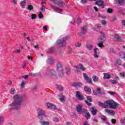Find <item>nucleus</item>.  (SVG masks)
I'll use <instances>...</instances> for the list:
<instances>
[{
    "mask_svg": "<svg viewBox=\"0 0 125 125\" xmlns=\"http://www.w3.org/2000/svg\"><path fill=\"white\" fill-rule=\"evenodd\" d=\"M114 38L116 42H122V39L120 37V36H119L118 34H114Z\"/></svg>",
    "mask_w": 125,
    "mask_h": 125,
    "instance_id": "obj_14",
    "label": "nucleus"
},
{
    "mask_svg": "<svg viewBox=\"0 0 125 125\" xmlns=\"http://www.w3.org/2000/svg\"><path fill=\"white\" fill-rule=\"evenodd\" d=\"M108 93H109V94L110 95H114V94H116V93H117L116 92H113V91H110Z\"/></svg>",
    "mask_w": 125,
    "mask_h": 125,
    "instance_id": "obj_42",
    "label": "nucleus"
},
{
    "mask_svg": "<svg viewBox=\"0 0 125 125\" xmlns=\"http://www.w3.org/2000/svg\"><path fill=\"white\" fill-rule=\"evenodd\" d=\"M90 111L91 113H92V115H93V116H95V115L97 114L98 112L97 109H96L94 107H92L90 108Z\"/></svg>",
    "mask_w": 125,
    "mask_h": 125,
    "instance_id": "obj_11",
    "label": "nucleus"
},
{
    "mask_svg": "<svg viewBox=\"0 0 125 125\" xmlns=\"http://www.w3.org/2000/svg\"><path fill=\"white\" fill-rule=\"evenodd\" d=\"M79 68L82 71H85V67H84L82 63L79 64Z\"/></svg>",
    "mask_w": 125,
    "mask_h": 125,
    "instance_id": "obj_24",
    "label": "nucleus"
},
{
    "mask_svg": "<svg viewBox=\"0 0 125 125\" xmlns=\"http://www.w3.org/2000/svg\"><path fill=\"white\" fill-rule=\"evenodd\" d=\"M28 10H30V11L34 10V6L32 5H29L27 7Z\"/></svg>",
    "mask_w": 125,
    "mask_h": 125,
    "instance_id": "obj_28",
    "label": "nucleus"
},
{
    "mask_svg": "<svg viewBox=\"0 0 125 125\" xmlns=\"http://www.w3.org/2000/svg\"><path fill=\"white\" fill-rule=\"evenodd\" d=\"M52 8L54 9V11L58 12V13H61L62 10L60 8L56 7V6H52Z\"/></svg>",
    "mask_w": 125,
    "mask_h": 125,
    "instance_id": "obj_13",
    "label": "nucleus"
},
{
    "mask_svg": "<svg viewBox=\"0 0 125 125\" xmlns=\"http://www.w3.org/2000/svg\"><path fill=\"white\" fill-rule=\"evenodd\" d=\"M66 73L67 75H69V74H71V68L70 67H66Z\"/></svg>",
    "mask_w": 125,
    "mask_h": 125,
    "instance_id": "obj_25",
    "label": "nucleus"
},
{
    "mask_svg": "<svg viewBox=\"0 0 125 125\" xmlns=\"http://www.w3.org/2000/svg\"><path fill=\"white\" fill-rule=\"evenodd\" d=\"M13 99L14 101L10 104V106H13L16 110H19L20 105L22 104V97L16 94L14 95Z\"/></svg>",
    "mask_w": 125,
    "mask_h": 125,
    "instance_id": "obj_2",
    "label": "nucleus"
},
{
    "mask_svg": "<svg viewBox=\"0 0 125 125\" xmlns=\"http://www.w3.org/2000/svg\"><path fill=\"white\" fill-rule=\"evenodd\" d=\"M117 20V18L116 17H113L111 19V21H116Z\"/></svg>",
    "mask_w": 125,
    "mask_h": 125,
    "instance_id": "obj_58",
    "label": "nucleus"
},
{
    "mask_svg": "<svg viewBox=\"0 0 125 125\" xmlns=\"http://www.w3.org/2000/svg\"><path fill=\"white\" fill-rule=\"evenodd\" d=\"M84 90L86 92H87L88 94H90V93H91V89H90V87H88L86 86H84Z\"/></svg>",
    "mask_w": 125,
    "mask_h": 125,
    "instance_id": "obj_18",
    "label": "nucleus"
},
{
    "mask_svg": "<svg viewBox=\"0 0 125 125\" xmlns=\"http://www.w3.org/2000/svg\"><path fill=\"white\" fill-rule=\"evenodd\" d=\"M82 45V43H81L80 42H77L75 43V46H76L77 47H80V46H81Z\"/></svg>",
    "mask_w": 125,
    "mask_h": 125,
    "instance_id": "obj_37",
    "label": "nucleus"
},
{
    "mask_svg": "<svg viewBox=\"0 0 125 125\" xmlns=\"http://www.w3.org/2000/svg\"><path fill=\"white\" fill-rule=\"evenodd\" d=\"M86 99L87 101H85V103L88 105V106H91L92 105V104L89 102H92V99L91 98V97L88 96L86 97Z\"/></svg>",
    "mask_w": 125,
    "mask_h": 125,
    "instance_id": "obj_9",
    "label": "nucleus"
},
{
    "mask_svg": "<svg viewBox=\"0 0 125 125\" xmlns=\"http://www.w3.org/2000/svg\"><path fill=\"white\" fill-rule=\"evenodd\" d=\"M115 66H120L122 65V61L120 59L117 60L115 63Z\"/></svg>",
    "mask_w": 125,
    "mask_h": 125,
    "instance_id": "obj_21",
    "label": "nucleus"
},
{
    "mask_svg": "<svg viewBox=\"0 0 125 125\" xmlns=\"http://www.w3.org/2000/svg\"><path fill=\"white\" fill-rule=\"evenodd\" d=\"M124 0H118V4L119 6H121V5H122V3L124 2Z\"/></svg>",
    "mask_w": 125,
    "mask_h": 125,
    "instance_id": "obj_35",
    "label": "nucleus"
},
{
    "mask_svg": "<svg viewBox=\"0 0 125 125\" xmlns=\"http://www.w3.org/2000/svg\"><path fill=\"white\" fill-rule=\"evenodd\" d=\"M82 84V83H74L72 84V86H80Z\"/></svg>",
    "mask_w": 125,
    "mask_h": 125,
    "instance_id": "obj_26",
    "label": "nucleus"
},
{
    "mask_svg": "<svg viewBox=\"0 0 125 125\" xmlns=\"http://www.w3.org/2000/svg\"><path fill=\"white\" fill-rule=\"evenodd\" d=\"M56 85H57V87L59 90H60V91L63 90V87L62 86V85H58V84H57Z\"/></svg>",
    "mask_w": 125,
    "mask_h": 125,
    "instance_id": "obj_29",
    "label": "nucleus"
},
{
    "mask_svg": "<svg viewBox=\"0 0 125 125\" xmlns=\"http://www.w3.org/2000/svg\"><path fill=\"white\" fill-rule=\"evenodd\" d=\"M54 122H59V119L58 118L55 117L54 118Z\"/></svg>",
    "mask_w": 125,
    "mask_h": 125,
    "instance_id": "obj_57",
    "label": "nucleus"
},
{
    "mask_svg": "<svg viewBox=\"0 0 125 125\" xmlns=\"http://www.w3.org/2000/svg\"><path fill=\"white\" fill-rule=\"evenodd\" d=\"M26 2H27V1L26 0H23L21 2L20 5L24 7V6H26Z\"/></svg>",
    "mask_w": 125,
    "mask_h": 125,
    "instance_id": "obj_22",
    "label": "nucleus"
},
{
    "mask_svg": "<svg viewBox=\"0 0 125 125\" xmlns=\"http://www.w3.org/2000/svg\"><path fill=\"white\" fill-rule=\"evenodd\" d=\"M86 29H87L86 26H83L82 28V32H80L79 33V36H82V35L85 34V32H86Z\"/></svg>",
    "mask_w": 125,
    "mask_h": 125,
    "instance_id": "obj_16",
    "label": "nucleus"
},
{
    "mask_svg": "<svg viewBox=\"0 0 125 125\" xmlns=\"http://www.w3.org/2000/svg\"><path fill=\"white\" fill-rule=\"evenodd\" d=\"M100 34H101V37L98 39L99 42H100V43H98L97 45L99 47H104V45H103V42H104V40H106V37L105 36V34L103 32L100 31Z\"/></svg>",
    "mask_w": 125,
    "mask_h": 125,
    "instance_id": "obj_4",
    "label": "nucleus"
},
{
    "mask_svg": "<svg viewBox=\"0 0 125 125\" xmlns=\"http://www.w3.org/2000/svg\"><path fill=\"white\" fill-rule=\"evenodd\" d=\"M55 4H57L59 6H63V1L61 0H58L54 1Z\"/></svg>",
    "mask_w": 125,
    "mask_h": 125,
    "instance_id": "obj_15",
    "label": "nucleus"
},
{
    "mask_svg": "<svg viewBox=\"0 0 125 125\" xmlns=\"http://www.w3.org/2000/svg\"><path fill=\"white\" fill-rule=\"evenodd\" d=\"M25 82L24 81H23L21 82V87H24L25 86Z\"/></svg>",
    "mask_w": 125,
    "mask_h": 125,
    "instance_id": "obj_47",
    "label": "nucleus"
},
{
    "mask_svg": "<svg viewBox=\"0 0 125 125\" xmlns=\"http://www.w3.org/2000/svg\"><path fill=\"white\" fill-rule=\"evenodd\" d=\"M111 122H112V124H116V119H112L111 120Z\"/></svg>",
    "mask_w": 125,
    "mask_h": 125,
    "instance_id": "obj_51",
    "label": "nucleus"
},
{
    "mask_svg": "<svg viewBox=\"0 0 125 125\" xmlns=\"http://www.w3.org/2000/svg\"><path fill=\"white\" fill-rule=\"evenodd\" d=\"M76 110L77 113H83L86 111L85 108H83V105L81 104H78L76 106Z\"/></svg>",
    "mask_w": 125,
    "mask_h": 125,
    "instance_id": "obj_7",
    "label": "nucleus"
},
{
    "mask_svg": "<svg viewBox=\"0 0 125 125\" xmlns=\"http://www.w3.org/2000/svg\"><path fill=\"white\" fill-rule=\"evenodd\" d=\"M98 50H99L98 49V48H96L94 50V56L95 58H98V57H99V56L98 55H97V51Z\"/></svg>",
    "mask_w": 125,
    "mask_h": 125,
    "instance_id": "obj_20",
    "label": "nucleus"
},
{
    "mask_svg": "<svg viewBox=\"0 0 125 125\" xmlns=\"http://www.w3.org/2000/svg\"><path fill=\"white\" fill-rule=\"evenodd\" d=\"M93 94L94 95H97L98 94V92L95 91H93Z\"/></svg>",
    "mask_w": 125,
    "mask_h": 125,
    "instance_id": "obj_61",
    "label": "nucleus"
},
{
    "mask_svg": "<svg viewBox=\"0 0 125 125\" xmlns=\"http://www.w3.org/2000/svg\"><path fill=\"white\" fill-rule=\"evenodd\" d=\"M64 98H65V97L64 96H62V98L60 99V101H61V102H62V101H64Z\"/></svg>",
    "mask_w": 125,
    "mask_h": 125,
    "instance_id": "obj_53",
    "label": "nucleus"
},
{
    "mask_svg": "<svg viewBox=\"0 0 125 125\" xmlns=\"http://www.w3.org/2000/svg\"><path fill=\"white\" fill-rule=\"evenodd\" d=\"M120 75L122 76L123 77H125V72L121 73Z\"/></svg>",
    "mask_w": 125,
    "mask_h": 125,
    "instance_id": "obj_63",
    "label": "nucleus"
},
{
    "mask_svg": "<svg viewBox=\"0 0 125 125\" xmlns=\"http://www.w3.org/2000/svg\"><path fill=\"white\" fill-rule=\"evenodd\" d=\"M97 91L99 94H102V91H101V89L100 88H97Z\"/></svg>",
    "mask_w": 125,
    "mask_h": 125,
    "instance_id": "obj_33",
    "label": "nucleus"
},
{
    "mask_svg": "<svg viewBox=\"0 0 125 125\" xmlns=\"http://www.w3.org/2000/svg\"><path fill=\"white\" fill-rule=\"evenodd\" d=\"M38 16L40 19H42V18H43V15H42V12L40 13Z\"/></svg>",
    "mask_w": 125,
    "mask_h": 125,
    "instance_id": "obj_39",
    "label": "nucleus"
},
{
    "mask_svg": "<svg viewBox=\"0 0 125 125\" xmlns=\"http://www.w3.org/2000/svg\"><path fill=\"white\" fill-rule=\"evenodd\" d=\"M49 74L51 76H54L55 75V72L53 70H51L49 71Z\"/></svg>",
    "mask_w": 125,
    "mask_h": 125,
    "instance_id": "obj_32",
    "label": "nucleus"
},
{
    "mask_svg": "<svg viewBox=\"0 0 125 125\" xmlns=\"http://www.w3.org/2000/svg\"><path fill=\"white\" fill-rule=\"evenodd\" d=\"M21 66H22V68H25V67L26 66V62H22Z\"/></svg>",
    "mask_w": 125,
    "mask_h": 125,
    "instance_id": "obj_45",
    "label": "nucleus"
},
{
    "mask_svg": "<svg viewBox=\"0 0 125 125\" xmlns=\"http://www.w3.org/2000/svg\"><path fill=\"white\" fill-rule=\"evenodd\" d=\"M41 10V11H42L43 12L45 11V7H44V5L42 4Z\"/></svg>",
    "mask_w": 125,
    "mask_h": 125,
    "instance_id": "obj_34",
    "label": "nucleus"
},
{
    "mask_svg": "<svg viewBox=\"0 0 125 125\" xmlns=\"http://www.w3.org/2000/svg\"><path fill=\"white\" fill-rule=\"evenodd\" d=\"M47 62L49 64H52L53 63V59H52V58H49L48 59Z\"/></svg>",
    "mask_w": 125,
    "mask_h": 125,
    "instance_id": "obj_27",
    "label": "nucleus"
},
{
    "mask_svg": "<svg viewBox=\"0 0 125 125\" xmlns=\"http://www.w3.org/2000/svg\"><path fill=\"white\" fill-rule=\"evenodd\" d=\"M83 77L84 80H85V81H86L87 83H90V84H93L92 79L91 78L88 77V76L85 73H83Z\"/></svg>",
    "mask_w": 125,
    "mask_h": 125,
    "instance_id": "obj_8",
    "label": "nucleus"
},
{
    "mask_svg": "<svg viewBox=\"0 0 125 125\" xmlns=\"http://www.w3.org/2000/svg\"><path fill=\"white\" fill-rule=\"evenodd\" d=\"M86 47L88 48V49H89V50H91L92 48V45H91L90 44H87Z\"/></svg>",
    "mask_w": 125,
    "mask_h": 125,
    "instance_id": "obj_31",
    "label": "nucleus"
},
{
    "mask_svg": "<svg viewBox=\"0 0 125 125\" xmlns=\"http://www.w3.org/2000/svg\"><path fill=\"white\" fill-rule=\"evenodd\" d=\"M46 106L47 107V108H50V109H56V106L50 103H48L47 104H46Z\"/></svg>",
    "mask_w": 125,
    "mask_h": 125,
    "instance_id": "obj_12",
    "label": "nucleus"
},
{
    "mask_svg": "<svg viewBox=\"0 0 125 125\" xmlns=\"http://www.w3.org/2000/svg\"><path fill=\"white\" fill-rule=\"evenodd\" d=\"M99 104V106L104 108H107L108 106H109L111 109H117L119 106V104L115 102L113 100H107L105 102V103L100 102Z\"/></svg>",
    "mask_w": 125,
    "mask_h": 125,
    "instance_id": "obj_1",
    "label": "nucleus"
},
{
    "mask_svg": "<svg viewBox=\"0 0 125 125\" xmlns=\"http://www.w3.org/2000/svg\"><path fill=\"white\" fill-rule=\"evenodd\" d=\"M76 97L80 101H82V100H84V96L82 95V93L79 91H77L76 92Z\"/></svg>",
    "mask_w": 125,
    "mask_h": 125,
    "instance_id": "obj_6",
    "label": "nucleus"
},
{
    "mask_svg": "<svg viewBox=\"0 0 125 125\" xmlns=\"http://www.w3.org/2000/svg\"><path fill=\"white\" fill-rule=\"evenodd\" d=\"M31 18L32 19H36V18H37V15L35 14H32L31 15Z\"/></svg>",
    "mask_w": 125,
    "mask_h": 125,
    "instance_id": "obj_41",
    "label": "nucleus"
},
{
    "mask_svg": "<svg viewBox=\"0 0 125 125\" xmlns=\"http://www.w3.org/2000/svg\"><path fill=\"white\" fill-rule=\"evenodd\" d=\"M14 92H15V89H14V88H12L11 89L10 93L13 94H14Z\"/></svg>",
    "mask_w": 125,
    "mask_h": 125,
    "instance_id": "obj_40",
    "label": "nucleus"
},
{
    "mask_svg": "<svg viewBox=\"0 0 125 125\" xmlns=\"http://www.w3.org/2000/svg\"><path fill=\"white\" fill-rule=\"evenodd\" d=\"M67 37L62 38L57 41V46L58 47H62L66 45V41L67 40Z\"/></svg>",
    "mask_w": 125,
    "mask_h": 125,
    "instance_id": "obj_5",
    "label": "nucleus"
},
{
    "mask_svg": "<svg viewBox=\"0 0 125 125\" xmlns=\"http://www.w3.org/2000/svg\"><path fill=\"white\" fill-rule=\"evenodd\" d=\"M77 24H81V18H78L77 21Z\"/></svg>",
    "mask_w": 125,
    "mask_h": 125,
    "instance_id": "obj_43",
    "label": "nucleus"
},
{
    "mask_svg": "<svg viewBox=\"0 0 125 125\" xmlns=\"http://www.w3.org/2000/svg\"><path fill=\"white\" fill-rule=\"evenodd\" d=\"M12 3H14V4H17V1L16 0H12Z\"/></svg>",
    "mask_w": 125,
    "mask_h": 125,
    "instance_id": "obj_52",
    "label": "nucleus"
},
{
    "mask_svg": "<svg viewBox=\"0 0 125 125\" xmlns=\"http://www.w3.org/2000/svg\"><path fill=\"white\" fill-rule=\"evenodd\" d=\"M102 120H103V121H104V122H105V121L107 120V118L106 117V116L103 115L101 117Z\"/></svg>",
    "mask_w": 125,
    "mask_h": 125,
    "instance_id": "obj_38",
    "label": "nucleus"
},
{
    "mask_svg": "<svg viewBox=\"0 0 125 125\" xmlns=\"http://www.w3.org/2000/svg\"><path fill=\"white\" fill-rule=\"evenodd\" d=\"M82 3H86L87 2V0H81Z\"/></svg>",
    "mask_w": 125,
    "mask_h": 125,
    "instance_id": "obj_56",
    "label": "nucleus"
},
{
    "mask_svg": "<svg viewBox=\"0 0 125 125\" xmlns=\"http://www.w3.org/2000/svg\"><path fill=\"white\" fill-rule=\"evenodd\" d=\"M20 52H21V50H18V49H16V50L14 52V53H20Z\"/></svg>",
    "mask_w": 125,
    "mask_h": 125,
    "instance_id": "obj_44",
    "label": "nucleus"
},
{
    "mask_svg": "<svg viewBox=\"0 0 125 125\" xmlns=\"http://www.w3.org/2000/svg\"><path fill=\"white\" fill-rule=\"evenodd\" d=\"M83 125H89V124H88L87 121H84Z\"/></svg>",
    "mask_w": 125,
    "mask_h": 125,
    "instance_id": "obj_54",
    "label": "nucleus"
},
{
    "mask_svg": "<svg viewBox=\"0 0 125 125\" xmlns=\"http://www.w3.org/2000/svg\"><path fill=\"white\" fill-rule=\"evenodd\" d=\"M34 48L39 49H40V46L39 45V44H37V45L34 46Z\"/></svg>",
    "mask_w": 125,
    "mask_h": 125,
    "instance_id": "obj_60",
    "label": "nucleus"
},
{
    "mask_svg": "<svg viewBox=\"0 0 125 125\" xmlns=\"http://www.w3.org/2000/svg\"><path fill=\"white\" fill-rule=\"evenodd\" d=\"M111 83L113 84H116V83H117V81L115 80H112Z\"/></svg>",
    "mask_w": 125,
    "mask_h": 125,
    "instance_id": "obj_49",
    "label": "nucleus"
},
{
    "mask_svg": "<svg viewBox=\"0 0 125 125\" xmlns=\"http://www.w3.org/2000/svg\"><path fill=\"white\" fill-rule=\"evenodd\" d=\"M104 111L105 113H108V114H111L112 115H115V112L113 110H110L108 109H105Z\"/></svg>",
    "mask_w": 125,
    "mask_h": 125,
    "instance_id": "obj_19",
    "label": "nucleus"
},
{
    "mask_svg": "<svg viewBox=\"0 0 125 125\" xmlns=\"http://www.w3.org/2000/svg\"><path fill=\"white\" fill-rule=\"evenodd\" d=\"M28 77L29 76H28V75H26L23 76L22 78H24V79H28Z\"/></svg>",
    "mask_w": 125,
    "mask_h": 125,
    "instance_id": "obj_62",
    "label": "nucleus"
},
{
    "mask_svg": "<svg viewBox=\"0 0 125 125\" xmlns=\"http://www.w3.org/2000/svg\"><path fill=\"white\" fill-rule=\"evenodd\" d=\"M83 113H85V117L86 118V120H89V119H90V114H89V112L88 111H87V110L86 109V111H84Z\"/></svg>",
    "mask_w": 125,
    "mask_h": 125,
    "instance_id": "obj_17",
    "label": "nucleus"
},
{
    "mask_svg": "<svg viewBox=\"0 0 125 125\" xmlns=\"http://www.w3.org/2000/svg\"><path fill=\"white\" fill-rule=\"evenodd\" d=\"M57 69L58 71L62 72V73H63V67L62 66V64H61V63H59L57 64Z\"/></svg>",
    "mask_w": 125,
    "mask_h": 125,
    "instance_id": "obj_10",
    "label": "nucleus"
},
{
    "mask_svg": "<svg viewBox=\"0 0 125 125\" xmlns=\"http://www.w3.org/2000/svg\"><path fill=\"white\" fill-rule=\"evenodd\" d=\"M110 78H111V76H110V74L107 73H104V79H109Z\"/></svg>",
    "mask_w": 125,
    "mask_h": 125,
    "instance_id": "obj_23",
    "label": "nucleus"
},
{
    "mask_svg": "<svg viewBox=\"0 0 125 125\" xmlns=\"http://www.w3.org/2000/svg\"><path fill=\"white\" fill-rule=\"evenodd\" d=\"M122 24H123V25H124V26H125V20L122 21Z\"/></svg>",
    "mask_w": 125,
    "mask_h": 125,
    "instance_id": "obj_64",
    "label": "nucleus"
},
{
    "mask_svg": "<svg viewBox=\"0 0 125 125\" xmlns=\"http://www.w3.org/2000/svg\"><path fill=\"white\" fill-rule=\"evenodd\" d=\"M2 122H3V118L0 116V125L2 124Z\"/></svg>",
    "mask_w": 125,
    "mask_h": 125,
    "instance_id": "obj_48",
    "label": "nucleus"
},
{
    "mask_svg": "<svg viewBox=\"0 0 125 125\" xmlns=\"http://www.w3.org/2000/svg\"><path fill=\"white\" fill-rule=\"evenodd\" d=\"M37 113L38 114V117L39 119H41L40 121V124L42 125H49V122H45V121H42V116H44V111H42L40 108L38 109Z\"/></svg>",
    "mask_w": 125,
    "mask_h": 125,
    "instance_id": "obj_3",
    "label": "nucleus"
},
{
    "mask_svg": "<svg viewBox=\"0 0 125 125\" xmlns=\"http://www.w3.org/2000/svg\"><path fill=\"white\" fill-rule=\"evenodd\" d=\"M27 58H28V59H29V60H33V59H34L33 57H31L30 56H28Z\"/></svg>",
    "mask_w": 125,
    "mask_h": 125,
    "instance_id": "obj_55",
    "label": "nucleus"
},
{
    "mask_svg": "<svg viewBox=\"0 0 125 125\" xmlns=\"http://www.w3.org/2000/svg\"><path fill=\"white\" fill-rule=\"evenodd\" d=\"M102 24L104 25V26H105L106 24V22L105 20H102Z\"/></svg>",
    "mask_w": 125,
    "mask_h": 125,
    "instance_id": "obj_46",
    "label": "nucleus"
},
{
    "mask_svg": "<svg viewBox=\"0 0 125 125\" xmlns=\"http://www.w3.org/2000/svg\"><path fill=\"white\" fill-rule=\"evenodd\" d=\"M122 55H123V57H124V56H125V54L124 53H123V52H121V53H120V55L121 58H123V56H122Z\"/></svg>",
    "mask_w": 125,
    "mask_h": 125,
    "instance_id": "obj_50",
    "label": "nucleus"
},
{
    "mask_svg": "<svg viewBox=\"0 0 125 125\" xmlns=\"http://www.w3.org/2000/svg\"><path fill=\"white\" fill-rule=\"evenodd\" d=\"M113 11H114V10H113V9L108 8V9H107V12L108 13H113Z\"/></svg>",
    "mask_w": 125,
    "mask_h": 125,
    "instance_id": "obj_36",
    "label": "nucleus"
},
{
    "mask_svg": "<svg viewBox=\"0 0 125 125\" xmlns=\"http://www.w3.org/2000/svg\"><path fill=\"white\" fill-rule=\"evenodd\" d=\"M43 29H44L46 32L47 31V26H46V25L44 26Z\"/></svg>",
    "mask_w": 125,
    "mask_h": 125,
    "instance_id": "obj_59",
    "label": "nucleus"
},
{
    "mask_svg": "<svg viewBox=\"0 0 125 125\" xmlns=\"http://www.w3.org/2000/svg\"><path fill=\"white\" fill-rule=\"evenodd\" d=\"M92 79L94 82H98V77L95 75L93 76Z\"/></svg>",
    "mask_w": 125,
    "mask_h": 125,
    "instance_id": "obj_30",
    "label": "nucleus"
}]
</instances>
